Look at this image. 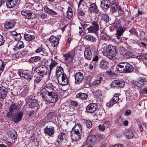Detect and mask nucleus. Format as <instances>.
Here are the masks:
<instances>
[{"label": "nucleus", "mask_w": 147, "mask_h": 147, "mask_svg": "<svg viewBox=\"0 0 147 147\" xmlns=\"http://www.w3.org/2000/svg\"><path fill=\"white\" fill-rule=\"evenodd\" d=\"M8 89L4 86L0 87V98H4L7 94Z\"/></svg>", "instance_id": "dca6fc26"}, {"label": "nucleus", "mask_w": 147, "mask_h": 147, "mask_svg": "<svg viewBox=\"0 0 147 147\" xmlns=\"http://www.w3.org/2000/svg\"><path fill=\"white\" fill-rule=\"evenodd\" d=\"M58 39H59L58 38H56V37L52 36H50L49 38V41L52 44V43H53L55 41H56Z\"/></svg>", "instance_id": "49530a36"}, {"label": "nucleus", "mask_w": 147, "mask_h": 147, "mask_svg": "<svg viewBox=\"0 0 147 147\" xmlns=\"http://www.w3.org/2000/svg\"><path fill=\"white\" fill-rule=\"evenodd\" d=\"M23 112L21 111L13 114L12 117L9 118H12L15 123H18L22 120L23 116Z\"/></svg>", "instance_id": "423d86ee"}, {"label": "nucleus", "mask_w": 147, "mask_h": 147, "mask_svg": "<svg viewBox=\"0 0 147 147\" xmlns=\"http://www.w3.org/2000/svg\"><path fill=\"white\" fill-rule=\"evenodd\" d=\"M75 82L76 84H79L82 82L84 80V76L81 72L76 74L75 76Z\"/></svg>", "instance_id": "9d476101"}, {"label": "nucleus", "mask_w": 147, "mask_h": 147, "mask_svg": "<svg viewBox=\"0 0 147 147\" xmlns=\"http://www.w3.org/2000/svg\"><path fill=\"white\" fill-rule=\"evenodd\" d=\"M18 74L21 77L24 78L25 74L22 71H19L18 72Z\"/></svg>", "instance_id": "774afa93"}, {"label": "nucleus", "mask_w": 147, "mask_h": 147, "mask_svg": "<svg viewBox=\"0 0 147 147\" xmlns=\"http://www.w3.org/2000/svg\"><path fill=\"white\" fill-rule=\"evenodd\" d=\"M24 47V44L23 42L21 41L18 42L16 46V48L18 49L23 48Z\"/></svg>", "instance_id": "a19ab883"}, {"label": "nucleus", "mask_w": 147, "mask_h": 147, "mask_svg": "<svg viewBox=\"0 0 147 147\" xmlns=\"http://www.w3.org/2000/svg\"><path fill=\"white\" fill-rule=\"evenodd\" d=\"M134 136L133 132L130 130H128L126 134V137L128 139L132 138Z\"/></svg>", "instance_id": "ea45409f"}, {"label": "nucleus", "mask_w": 147, "mask_h": 147, "mask_svg": "<svg viewBox=\"0 0 147 147\" xmlns=\"http://www.w3.org/2000/svg\"><path fill=\"white\" fill-rule=\"evenodd\" d=\"M74 52L73 51L69 52L63 55V56L65 58L64 59L65 60H67L69 58L72 59L74 58Z\"/></svg>", "instance_id": "bb28decb"}, {"label": "nucleus", "mask_w": 147, "mask_h": 147, "mask_svg": "<svg viewBox=\"0 0 147 147\" xmlns=\"http://www.w3.org/2000/svg\"><path fill=\"white\" fill-rule=\"evenodd\" d=\"M102 19L105 22H107L109 21V17L107 14H105L102 15Z\"/></svg>", "instance_id": "c03bdc74"}, {"label": "nucleus", "mask_w": 147, "mask_h": 147, "mask_svg": "<svg viewBox=\"0 0 147 147\" xmlns=\"http://www.w3.org/2000/svg\"><path fill=\"white\" fill-rule=\"evenodd\" d=\"M125 84L124 82L123 81L115 80L112 82L111 84V86L113 87L123 88L124 87Z\"/></svg>", "instance_id": "2eb2a0df"}, {"label": "nucleus", "mask_w": 147, "mask_h": 147, "mask_svg": "<svg viewBox=\"0 0 147 147\" xmlns=\"http://www.w3.org/2000/svg\"><path fill=\"white\" fill-rule=\"evenodd\" d=\"M84 38L87 40L90 41L92 42H94L95 40V37L89 34L85 35L84 36Z\"/></svg>", "instance_id": "f704fd0d"}, {"label": "nucleus", "mask_w": 147, "mask_h": 147, "mask_svg": "<svg viewBox=\"0 0 147 147\" xmlns=\"http://www.w3.org/2000/svg\"><path fill=\"white\" fill-rule=\"evenodd\" d=\"M97 109V105L95 103H90L86 107V111L90 113H93Z\"/></svg>", "instance_id": "6e6552de"}, {"label": "nucleus", "mask_w": 147, "mask_h": 147, "mask_svg": "<svg viewBox=\"0 0 147 147\" xmlns=\"http://www.w3.org/2000/svg\"><path fill=\"white\" fill-rule=\"evenodd\" d=\"M84 57L87 60H90L92 57V54L90 49L88 48H86L84 52Z\"/></svg>", "instance_id": "aec40b11"}, {"label": "nucleus", "mask_w": 147, "mask_h": 147, "mask_svg": "<svg viewBox=\"0 0 147 147\" xmlns=\"http://www.w3.org/2000/svg\"><path fill=\"white\" fill-rule=\"evenodd\" d=\"M119 99V94H115L112 100H111L109 103H107V105L109 107L113 105L117 102Z\"/></svg>", "instance_id": "f8f14e48"}, {"label": "nucleus", "mask_w": 147, "mask_h": 147, "mask_svg": "<svg viewBox=\"0 0 147 147\" xmlns=\"http://www.w3.org/2000/svg\"><path fill=\"white\" fill-rule=\"evenodd\" d=\"M55 117V113L53 112L48 113L47 115L45 118V120L47 122L53 121Z\"/></svg>", "instance_id": "f3484780"}, {"label": "nucleus", "mask_w": 147, "mask_h": 147, "mask_svg": "<svg viewBox=\"0 0 147 147\" xmlns=\"http://www.w3.org/2000/svg\"><path fill=\"white\" fill-rule=\"evenodd\" d=\"M85 123L88 127L90 128L92 126V124L91 122L90 121H86Z\"/></svg>", "instance_id": "6e6d98bb"}, {"label": "nucleus", "mask_w": 147, "mask_h": 147, "mask_svg": "<svg viewBox=\"0 0 147 147\" xmlns=\"http://www.w3.org/2000/svg\"><path fill=\"white\" fill-rule=\"evenodd\" d=\"M135 55V54L133 53L127 52L125 53V57L126 58H129L134 57Z\"/></svg>", "instance_id": "37998d69"}, {"label": "nucleus", "mask_w": 147, "mask_h": 147, "mask_svg": "<svg viewBox=\"0 0 147 147\" xmlns=\"http://www.w3.org/2000/svg\"><path fill=\"white\" fill-rule=\"evenodd\" d=\"M24 37L26 40L28 41L32 40L35 38L34 36L31 35L26 33L24 34Z\"/></svg>", "instance_id": "4c0bfd02"}, {"label": "nucleus", "mask_w": 147, "mask_h": 147, "mask_svg": "<svg viewBox=\"0 0 147 147\" xmlns=\"http://www.w3.org/2000/svg\"><path fill=\"white\" fill-rule=\"evenodd\" d=\"M21 14L25 18L28 19H32L34 17L32 13L29 11H21Z\"/></svg>", "instance_id": "ddd939ff"}, {"label": "nucleus", "mask_w": 147, "mask_h": 147, "mask_svg": "<svg viewBox=\"0 0 147 147\" xmlns=\"http://www.w3.org/2000/svg\"><path fill=\"white\" fill-rule=\"evenodd\" d=\"M100 67L101 68L106 69L109 67L108 62L104 60H102L100 63Z\"/></svg>", "instance_id": "b1692460"}, {"label": "nucleus", "mask_w": 147, "mask_h": 147, "mask_svg": "<svg viewBox=\"0 0 147 147\" xmlns=\"http://www.w3.org/2000/svg\"><path fill=\"white\" fill-rule=\"evenodd\" d=\"M88 31L91 33L97 34L99 30V26L97 21L92 22V25L87 29Z\"/></svg>", "instance_id": "20e7f679"}, {"label": "nucleus", "mask_w": 147, "mask_h": 147, "mask_svg": "<svg viewBox=\"0 0 147 147\" xmlns=\"http://www.w3.org/2000/svg\"><path fill=\"white\" fill-rule=\"evenodd\" d=\"M96 137L95 136H91L87 139L86 143L87 145L92 144L96 143Z\"/></svg>", "instance_id": "a211bd4d"}, {"label": "nucleus", "mask_w": 147, "mask_h": 147, "mask_svg": "<svg viewBox=\"0 0 147 147\" xmlns=\"http://www.w3.org/2000/svg\"><path fill=\"white\" fill-rule=\"evenodd\" d=\"M15 23L12 22H6L5 23L4 27L6 29H10L15 25Z\"/></svg>", "instance_id": "c9c22d12"}, {"label": "nucleus", "mask_w": 147, "mask_h": 147, "mask_svg": "<svg viewBox=\"0 0 147 147\" xmlns=\"http://www.w3.org/2000/svg\"><path fill=\"white\" fill-rule=\"evenodd\" d=\"M88 97V95L86 93L80 92L76 95L77 98H80L82 100H86Z\"/></svg>", "instance_id": "2f4dec72"}, {"label": "nucleus", "mask_w": 147, "mask_h": 147, "mask_svg": "<svg viewBox=\"0 0 147 147\" xmlns=\"http://www.w3.org/2000/svg\"><path fill=\"white\" fill-rule=\"evenodd\" d=\"M36 53H40L42 55L44 53V51L43 50L42 47H39L35 51Z\"/></svg>", "instance_id": "de8ad7c7"}, {"label": "nucleus", "mask_w": 147, "mask_h": 147, "mask_svg": "<svg viewBox=\"0 0 147 147\" xmlns=\"http://www.w3.org/2000/svg\"><path fill=\"white\" fill-rule=\"evenodd\" d=\"M123 122L122 119H121L120 117H119L117 121V124L119 125H121L122 124Z\"/></svg>", "instance_id": "4d7b16f0"}, {"label": "nucleus", "mask_w": 147, "mask_h": 147, "mask_svg": "<svg viewBox=\"0 0 147 147\" xmlns=\"http://www.w3.org/2000/svg\"><path fill=\"white\" fill-rule=\"evenodd\" d=\"M125 28H123L120 30H117V34H116V36L118 39H120L121 38L120 36L123 33L125 30Z\"/></svg>", "instance_id": "e433bc0d"}, {"label": "nucleus", "mask_w": 147, "mask_h": 147, "mask_svg": "<svg viewBox=\"0 0 147 147\" xmlns=\"http://www.w3.org/2000/svg\"><path fill=\"white\" fill-rule=\"evenodd\" d=\"M98 128L100 130L102 131L105 130V127L103 126V125L102 126L99 125L98 126Z\"/></svg>", "instance_id": "0e129e2a"}, {"label": "nucleus", "mask_w": 147, "mask_h": 147, "mask_svg": "<svg viewBox=\"0 0 147 147\" xmlns=\"http://www.w3.org/2000/svg\"><path fill=\"white\" fill-rule=\"evenodd\" d=\"M80 134L77 132H74L72 134L71 137V139L73 141H77L80 138Z\"/></svg>", "instance_id": "393cba45"}, {"label": "nucleus", "mask_w": 147, "mask_h": 147, "mask_svg": "<svg viewBox=\"0 0 147 147\" xmlns=\"http://www.w3.org/2000/svg\"><path fill=\"white\" fill-rule=\"evenodd\" d=\"M110 11L113 13L116 12L118 9V6L117 4L115 2H113L110 5Z\"/></svg>", "instance_id": "c756f323"}, {"label": "nucleus", "mask_w": 147, "mask_h": 147, "mask_svg": "<svg viewBox=\"0 0 147 147\" xmlns=\"http://www.w3.org/2000/svg\"><path fill=\"white\" fill-rule=\"evenodd\" d=\"M59 84L62 86H64L68 84V80L65 74H63L61 79H58Z\"/></svg>", "instance_id": "9b49d317"}, {"label": "nucleus", "mask_w": 147, "mask_h": 147, "mask_svg": "<svg viewBox=\"0 0 147 147\" xmlns=\"http://www.w3.org/2000/svg\"><path fill=\"white\" fill-rule=\"evenodd\" d=\"M51 63L49 65L50 74L52 70L54 69V68L58 64V63L56 61L53 59H51Z\"/></svg>", "instance_id": "7c9ffc66"}, {"label": "nucleus", "mask_w": 147, "mask_h": 147, "mask_svg": "<svg viewBox=\"0 0 147 147\" xmlns=\"http://www.w3.org/2000/svg\"><path fill=\"white\" fill-rule=\"evenodd\" d=\"M66 136V134L65 133L63 132L61 133L58 136L57 142L58 144L60 143L61 142H62L63 139L65 138Z\"/></svg>", "instance_id": "a878e982"}, {"label": "nucleus", "mask_w": 147, "mask_h": 147, "mask_svg": "<svg viewBox=\"0 0 147 147\" xmlns=\"http://www.w3.org/2000/svg\"><path fill=\"white\" fill-rule=\"evenodd\" d=\"M36 72L41 76H43L47 73L48 69L46 66H40L37 67L36 69Z\"/></svg>", "instance_id": "0eeeda50"}, {"label": "nucleus", "mask_w": 147, "mask_h": 147, "mask_svg": "<svg viewBox=\"0 0 147 147\" xmlns=\"http://www.w3.org/2000/svg\"><path fill=\"white\" fill-rule=\"evenodd\" d=\"M20 107L18 104L12 103L9 107V111L7 114L8 117H12L13 114H15L20 111Z\"/></svg>", "instance_id": "7ed1b4c3"}, {"label": "nucleus", "mask_w": 147, "mask_h": 147, "mask_svg": "<svg viewBox=\"0 0 147 147\" xmlns=\"http://www.w3.org/2000/svg\"><path fill=\"white\" fill-rule=\"evenodd\" d=\"M125 63L126 62H121L117 65L116 68L117 70L119 73H124Z\"/></svg>", "instance_id": "6ab92c4d"}, {"label": "nucleus", "mask_w": 147, "mask_h": 147, "mask_svg": "<svg viewBox=\"0 0 147 147\" xmlns=\"http://www.w3.org/2000/svg\"><path fill=\"white\" fill-rule=\"evenodd\" d=\"M102 77H100L98 79L96 80L93 82V85H95L99 84L102 80Z\"/></svg>", "instance_id": "09e8293b"}, {"label": "nucleus", "mask_w": 147, "mask_h": 147, "mask_svg": "<svg viewBox=\"0 0 147 147\" xmlns=\"http://www.w3.org/2000/svg\"><path fill=\"white\" fill-rule=\"evenodd\" d=\"M41 58L39 56H35L31 57L29 59V61L31 62H36L39 61Z\"/></svg>", "instance_id": "58836bf2"}, {"label": "nucleus", "mask_w": 147, "mask_h": 147, "mask_svg": "<svg viewBox=\"0 0 147 147\" xmlns=\"http://www.w3.org/2000/svg\"><path fill=\"white\" fill-rule=\"evenodd\" d=\"M101 38L104 40H107L109 39H111L110 37H106L105 36H104V35H102L101 36Z\"/></svg>", "instance_id": "e2e57ef3"}, {"label": "nucleus", "mask_w": 147, "mask_h": 147, "mask_svg": "<svg viewBox=\"0 0 147 147\" xmlns=\"http://www.w3.org/2000/svg\"><path fill=\"white\" fill-rule=\"evenodd\" d=\"M106 51L104 52L105 55L111 59L115 58L118 54V51L115 46L109 45L105 47Z\"/></svg>", "instance_id": "f03ea898"}, {"label": "nucleus", "mask_w": 147, "mask_h": 147, "mask_svg": "<svg viewBox=\"0 0 147 147\" xmlns=\"http://www.w3.org/2000/svg\"><path fill=\"white\" fill-rule=\"evenodd\" d=\"M94 96L96 98H100L102 96V94L100 91L98 90L96 91L94 93Z\"/></svg>", "instance_id": "79ce46f5"}, {"label": "nucleus", "mask_w": 147, "mask_h": 147, "mask_svg": "<svg viewBox=\"0 0 147 147\" xmlns=\"http://www.w3.org/2000/svg\"><path fill=\"white\" fill-rule=\"evenodd\" d=\"M41 77L40 76H36L35 78L34 82L35 83H38L39 82L41 81Z\"/></svg>", "instance_id": "13d9d810"}, {"label": "nucleus", "mask_w": 147, "mask_h": 147, "mask_svg": "<svg viewBox=\"0 0 147 147\" xmlns=\"http://www.w3.org/2000/svg\"><path fill=\"white\" fill-rule=\"evenodd\" d=\"M125 63L124 73H130L132 72L134 69L133 66L127 62Z\"/></svg>", "instance_id": "4be33fe9"}, {"label": "nucleus", "mask_w": 147, "mask_h": 147, "mask_svg": "<svg viewBox=\"0 0 147 147\" xmlns=\"http://www.w3.org/2000/svg\"><path fill=\"white\" fill-rule=\"evenodd\" d=\"M81 128H82L80 124H77L75 125L72 129V131H74V132L78 133V134L79 133L80 134V132H81L82 131Z\"/></svg>", "instance_id": "c85d7f7f"}, {"label": "nucleus", "mask_w": 147, "mask_h": 147, "mask_svg": "<svg viewBox=\"0 0 147 147\" xmlns=\"http://www.w3.org/2000/svg\"><path fill=\"white\" fill-rule=\"evenodd\" d=\"M111 123L110 121H107L103 123V126L105 127V128L108 127L111 125Z\"/></svg>", "instance_id": "3c124183"}, {"label": "nucleus", "mask_w": 147, "mask_h": 147, "mask_svg": "<svg viewBox=\"0 0 147 147\" xmlns=\"http://www.w3.org/2000/svg\"><path fill=\"white\" fill-rule=\"evenodd\" d=\"M56 71H59V72H63V69L62 67L61 66H58L56 69Z\"/></svg>", "instance_id": "69168bd1"}, {"label": "nucleus", "mask_w": 147, "mask_h": 147, "mask_svg": "<svg viewBox=\"0 0 147 147\" xmlns=\"http://www.w3.org/2000/svg\"><path fill=\"white\" fill-rule=\"evenodd\" d=\"M26 106L31 108L37 107V109L38 106V101L36 99L29 98L27 100Z\"/></svg>", "instance_id": "39448f33"}, {"label": "nucleus", "mask_w": 147, "mask_h": 147, "mask_svg": "<svg viewBox=\"0 0 147 147\" xmlns=\"http://www.w3.org/2000/svg\"><path fill=\"white\" fill-rule=\"evenodd\" d=\"M44 132L49 136H51L54 134V129L53 128L46 127L45 129Z\"/></svg>", "instance_id": "cd10ccee"}, {"label": "nucleus", "mask_w": 147, "mask_h": 147, "mask_svg": "<svg viewBox=\"0 0 147 147\" xmlns=\"http://www.w3.org/2000/svg\"><path fill=\"white\" fill-rule=\"evenodd\" d=\"M28 53V51L27 49H25L21 53H19L22 56L27 55Z\"/></svg>", "instance_id": "864d4df0"}, {"label": "nucleus", "mask_w": 147, "mask_h": 147, "mask_svg": "<svg viewBox=\"0 0 147 147\" xmlns=\"http://www.w3.org/2000/svg\"><path fill=\"white\" fill-rule=\"evenodd\" d=\"M32 76L30 74H25L24 77L25 79L27 80L28 81H30L32 79Z\"/></svg>", "instance_id": "a18cd8bd"}, {"label": "nucleus", "mask_w": 147, "mask_h": 147, "mask_svg": "<svg viewBox=\"0 0 147 147\" xmlns=\"http://www.w3.org/2000/svg\"><path fill=\"white\" fill-rule=\"evenodd\" d=\"M70 104L71 105L74 107L78 105V103L76 101H72L71 102Z\"/></svg>", "instance_id": "338daca9"}, {"label": "nucleus", "mask_w": 147, "mask_h": 147, "mask_svg": "<svg viewBox=\"0 0 147 147\" xmlns=\"http://www.w3.org/2000/svg\"><path fill=\"white\" fill-rule=\"evenodd\" d=\"M56 75L57 76V77L58 78V79H59V78L60 76L62 75H62L63 74V72H59V71H56Z\"/></svg>", "instance_id": "052dcab7"}, {"label": "nucleus", "mask_w": 147, "mask_h": 147, "mask_svg": "<svg viewBox=\"0 0 147 147\" xmlns=\"http://www.w3.org/2000/svg\"><path fill=\"white\" fill-rule=\"evenodd\" d=\"M67 13L66 17L67 18L69 19L72 18L73 15V13L67 12Z\"/></svg>", "instance_id": "680f3d73"}, {"label": "nucleus", "mask_w": 147, "mask_h": 147, "mask_svg": "<svg viewBox=\"0 0 147 147\" xmlns=\"http://www.w3.org/2000/svg\"><path fill=\"white\" fill-rule=\"evenodd\" d=\"M146 82V80L144 78H140L137 80H134L132 83L134 84L139 87H142L143 86L145 83Z\"/></svg>", "instance_id": "1a4fd4ad"}, {"label": "nucleus", "mask_w": 147, "mask_h": 147, "mask_svg": "<svg viewBox=\"0 0 147 147\" xmlns=\"http://www.w3.org/2000/svg\"><path fill=\"white\" fill-rule=\"evenodd\" d=\"M18 0H8L6 2L7 7L9 8L13 7L16 5Z\"/></svg>", "instance_id": "5701e85b"}, {"label": "nucleus", "mask_w": 147, "mask_h": 147, "mask_svg": "<svg viewBox=\"0 0 147 147\" xmlns=\"http://www.w3.org/2000/svg\"><path fill=\"white\" fill-rule=\"evenodd\" d=\"M39 16L42 19H45L47 16V15L45 13H42L39 15Z\"/></svg>", "instance_id": "603ef678"}, {"label": "nucleus", "mask_w": 147, "mask_h": 147, "mask_svg": "<svg viewBox=\"0 0 147 147\" xmlns=\"http://www.w3.org/2000/svg\"><path fill=\"white\" fill-rule=\"evenodd\" d=\"M88 8L89 10L90 11L96 13L98 12L97 7L95 3H91Z\"/></svg>", "instance_id": "412c9836"}, {"label": "nucleus", "mask_w": 147, "mask_h": 147, "mask_svg": "<svg viewBox=\"0 0 147 147\" xmlns=\"http://www.w3.org/2000/svg\"><path fill=\"white\" fill-rule=\"evenodd\" d=\"M45 89L46 94L43 95L42 97L45 102L54 103L57 101L58 94L54 92V90L51 87L46 86Z\"/></svg>", "instance_id": "f257e3e1"}, {"label": "nucleus", "mask_w": 147, "mask_h": 147, "mask_svg": "<svg viewBox=\"0 0 147 147\" xmlns=\"http://www.w3.org/2000/svg\"><path fill=\"white\" fill-rule=\"evenodd\" d=\"M113 26L116 28L117 31L118 30H120L123 28H125L124 27H122L121 26L120 22L119 21H116L113 24Z\"/></svg>", "instance_id": "72a5a7b5"}, {"label": "nucleus", "mask_w": 147, "mask_h": 147, "mask_svg": "<svg viewBox=\"0 0 147 147\" xmlns=\"http://www.w3.org/2000/svg\"><path fill=\"white\" fill-rule=\"evenodd\" d=\"M111 2L109 0H103L101 3V7L105 9H107L110 6Z\"/></svg>", "instance_id": "4468645a"}, {"label": "nucleus", "mask_w": 147, "mask_h": 147, "mask_svg": "<svg viewBox=\"0 0 147 147\" xmlns=\"http://www.w3.org/2000/svg\"><path fill=\"white\" fill-rule=\"evenodd\" d=\"M44 10L47 13L51 14L53 15H57V13L51 9H50L48 7H45L44 8Z\"/></svg>", "instance_id": "473e14b6"}, {"label": "nucleus", "mask_w": 147, "mask_h": 147, "mask_svg": "<svg viewBox=\"0 0 147 147\" xmlns=\"http://www.w3.org/2000/svg\"><path fill=\"white\" fill-rule=\"evenodd\" d=\"M10 136L11 138L14 139L16 138L17 135L16 132V131H14L11 134Z\"/></svg>", "instance_id": "8fccbe9b"}, {"label": "nucleus", "mask_w": 147, "mask_h": 147, "mask_svg": "<svg viewBox=\"0 0 147 147\" xmlns=\"http://www.w3.org/2000/svg\"><path fill=\"white\" fill-rule=\"evenodd\" d=\"M5 40L3 39V36L0 34V46L3 45L4 43Z\"/></svg>", "instance_id": "5fc2aeb1"}, {"label": "nucleus", "mask_w": 147, "mask_h": 147, "mask_svg": "<svg viewBox=\"0 0 147 147\" xmlns=\"http://www.w3.org/2000/svg\"><path fill=\"white\" fill-rule=\"evenodd\" d=\"M59 43V39L57 40L56 41H55L54 42L52 43L51 45L53 47H56L58 45Z\"/></svg>", "instance_id": "bf43d9fd"}]
</instances>
